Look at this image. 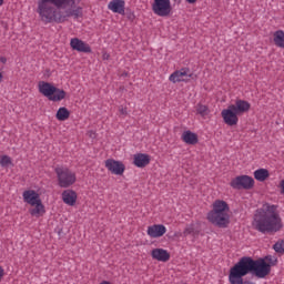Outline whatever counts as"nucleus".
Instances as JSON below:
<instances>
[{
  "label": "nucleus",
  "instance_id": "nucleus-16",
  "mask_svg": "<svg viewBox=\"0 0 284 284\" xmlns=\"http://www.w3.org/2000/svg\"><path fill=\"white\" fill-rule=\"evenodd\" d=\"M151 256L154 261H161L162 263H168V261H170V253L163 248H154L151 252Z\"/></svg>",
  "mask_w": 284,
  "mask_h": 284
},
{
  "label": "nucleus",
  "instance_id": "nucleus-34",
  "mask_svg": "<svg viewBox=\"0 0 284 284\" xmlns=\"http://www.w3.org/2000/svg\"><path fill=\"white\" fill-rule=\"evenodd\" d=\"M185 1H186V3H191V4L196 3V0H185Z\"/></svg>",
  "mask_w": 284,
  "mask_h": 284
},
{
  "label": "nucleus",
  "instance_id": "nucleus-32",
  "mask_svg": "<svg viewBox=\"0 0 284 284\" xmlns=\"http://www.w3.org/2000/svg\"><path fill=\"white\" fill-rule=\"evenodd\" d=\"M3 274H6V271L0 266V281L3 278Z\"/></svg>",
  "mask_w": 284,
  "mask_h": 284
},
{
  "label": "nucleus",
  "instance_id": "nucleus-13",
  "mask_svg": "<svg viewBox=\"0 0 284 284\" xmlns=\"http://www.w3.org/2000/svg\"><path fill=\"white\" fill-rule=\"evenodd\" d=\"M22 196H23L24 203H28L29 205H32L33 207L38 203H41V196L34 190L24 191Z\"/></svg>",
  "mask_w": 284,
  "mask_h": 284
},
{
  "label": "nucleus",
  "instance_id": "nucleus-2",
  "mask_svg": "<svg viewBox=\"0 0 284 284\" xmlns=\"http://www.w3.org/2000/svg\"><path fill=\"white\" fill-rule=\"evenodd\" d=\"M253 227L256 232L268 234V236L281 232L284 224L278 205L264 203L262 207L257 209L253 216Z\"/></svg>",
  "mask_w": 284,
  "mask_h": 284
},
{
  "label": "nucleus",
  "instance_id": "nucleus-7",
  "mask_svg": "<svg viewBox=\"0 0 284 284\" xmlns=\"http://www.w3.org/2000/svg\"><path fill=\"white\" fill-rule=\"evenodd\" d=\"M152 11L158 17H170L172 14V2L170 0H154Z\"/></svg>",
  "mask_w": 284,
  "mask_h": 284
},
{
  "label": "nucleus",
  "instance_id": "nucleus-19",
  "mask_svg": "<svg viewBox=\"0 0 284 284\" xmlns=\"http://www.w3.org/2000/svg\"><path fill=\"white\" fill-rule=\"evenodd\" d=\"M62 201L65 205H74L77 203V192L72 190H65L62 192Z\"/></svg>",
  "mask_w": 284,
  "mask_h": 284
},
{
  "label": "nucleus",
  "instance_id": "nucleus-21",
  "mask_svg": "<svg viewBox=\"0 0 284 284\" xmlns=\"http://www.w3.org/2000/svg\"><path fill=\"white\" fill-rule=\"evenodd\" d=\"M273 41L277 48H284V31L283 30L275 31L273 34Z\"/></svg>",
  "mask_w": 284,
  "mask_h": 284
},
{
  "label": "nucleus",
  "instance_id": "nucleus-1",
  "mask_svg": "<svg viewBox=\"0 0 284 284\" xmlns=\"http://www.w3.org/2000/svg\"><path fill=\"white\" fill-rule=\"evenodd\" d=\"M256 276V278H265L270 274V264L263 257L257 260L251 256H243L240 261L230 268L229 281L231 284H252L243 282V276Z\"/></svg>",
  "mask_w": 284,
  "mask_h": 284
},
{
  "label": "nucleus",
  "instance_id": "nucleus-37",
  "mask_svg": "<svg viewBox=\"0 0 284 284\" xmlns=\"http://www.w3.org/2000/svg\"><path fill=\"white\" fill-rule=\"evenodd\" d=\"M0 6H3V0H0Z\"/></svg>",
  "mask_w": 284,
  "mask_h": 284
},
{
  "label": "nucleus",
  "instance_id": "nucleus-6",
  "mask_svg": "<svg viewBox=\"0 0 284 284\" xmlns=\"http://www.w3.org/2000/svg\"><path fill=\"white\" fill-rule=\"evenodd\" d=\"M59 187H70L77 183V174L68 168L58 166L54 170Z\"/></svg>",
  "mask_w": 284,
  "mask_h": 284
},
{
  "label": "nucleus",
  "instance_id": "nucleus-11",
  "mask_svg": "<svg viewBox=\"0 0 284 284\" xmlns=\"http://www.w3.org/2000/svg\"><path fill=\"white\" fill-rule=\"evenodd\" d=\"M190 78H192V73H190V69L184 68V69L173 72L170 75L169 80L172 83H181V82L190 81Z\"/></svg>",
  "mask_w": 284,
  "mask_h": 284
},
{
  "label": "nucleus",
  "instance_id": "nucleus-8",
  "mask_svg": "<svg viewBox=\"0 0 284 284\" xmlns=\"http://www.w3.org/2000/svg\"><path fill=\"white\" fill-rule=\"evenodd\" d=\"M233 190H252L254 187V178L250 175H239L230 182Z\"/></svg>",
  "mask_w": 284,
  "mask_h": 284
},
{
  "label": "nucleus",
  "instance_id": "nucleus-3",
  "mask_svg": "<svg viewBox=\"0 0 284 284\" xmlns=\"http://www.w3.org/2000/svg\"><path fill=\"white\" fill-rule=\"evenodd\" d=\"M74 3V0H38V14L41 21L48 23H65L69 17H72V8L61 11L57 8H63ZM55 7V8H54Z\"/></svg>",
  "mask_w": 284,
  "mask_h": 284
},
{
  "label": "nucleus",
  "instance_id": "nucleus-33",
  "mask_svg": "<svg viewBox=\"0 0 284 284\" xmlns=\"http://www.w3.org/2000/svg\"><path fill=\"white\" fill-rule=\"evenodd\" d=\"M102 59H104V61H106L108 59H110V54L103 53Z\"/></svg>",
  "mask_w": 284,
  "mask_h": 284
},
{
  "label": "nucleus",
  "instance_id": "nucleus-14",
  "mask_svg": "<svg viewBox=\"0 0 284 284\" xmlns=\"http://www.w3.org/2000/svg\"><path fill=\"white\" fill-rule=\"evenodd\" d=\"M165 232H168V229L163 224H154L148 227V235L151 239H161Z\"/></svg>",
  "mask_w": 284,
  "mask_h": 284
},
{
  "label": "nucleus",
  "instance_id": "nucleus-31",
  "mask_svg": "<svg viewBox=\"0 0 284 284\" xmlns=\"http://www.w3.org/2000/svg\"><path fill=\"white\" fill-rule=\"evenodd\" d=\"M119 112L122 116H128V108H123V105L119 106Z\"/></svg>",
  "mask_w": 284,
  "mask_h": 284
},
{
  "label": "nucleus",
  "instance_id": "nucleus-39",
  "mask_svg": "<svg viewBox=\"0 0 284 284\" xmlns=\"http://www.w3.org/2000/svg\"><path fill=\"white\" fill-rule=\"evenodd\" d=\"M173 1H176V0H173Z\"/></svg>",
  "mask_w": 284,
  "mask_h": 284
},
{
  "label": "nucleus",
  "instance_id": "nucleus-4",
  "mask_svg": "<svg viewBox=\"0 0 284 284\" xmlns=\"http://www.w3.org/2000/svg\"><path fill=\"white\" fill-rule=\"evenodd\" d=\"M230 205L223 200H216L213 210L209 212L207 220L217 227H227L230 225Z\"/></svg>",
  "mask_w": 284,
  "mask_h": 284
},
{
  "label": "nucleus",
  "instance_id": "nucleus-5",
  "mask_svg": "<svg viewBox=\"0 0 284 284\" xmlns=\"http://www.w3.org/2000/svg\"><path fill=\"white\" fill-rule=\"evenodd\" d=\"M38 88H39L40 94H43V97H47L49 101L59 102L65 99V94H67L65 91L63 89H59L54 87L50 82L40 81L38 84Z\"/></svg>",
  "mask_w": 284,
  "mask_h": 284
},
{
  "label": "nucleus",
  "instance_id": "nucleus-17",
  "mask_svg": "<svg viewBox=\"0 0 284 284\" xmlns=\"http://www.w3.org/2000/svg\"><path fill=\"white\" fill-rule=\"evenodd\" d=\"M133 163L135 168H145L150 165V155L145 153H138L133 158Z\"/></svg>",
  "mask_w": 284,
  "mask_h": 284
},
{
  "label": "nucleus",
  "instance_id": "nucleus-36",
  "mask_svg": "<svg viewBox=\"0 0 284 284\" xmlns=\"http://www.w3.org/2000/svg\"><path fill=\"white\" fill-rule=\"evenodd\" d=\"M3 81V74L0 73V83Z\"/></svg>",
  "mask_w": 284,
  "mask_h": 284
},
{
  "label": "nucleus",
  "instance_id": "nucleus-25",
  "mask_svg": "<svg viewBox=\"0 0 284 284\" xmlns=\"http://www.w3.org/2000/svg\"><path fill=\"white\" fill-rule=\"evenodd\" d=\"M196 112L201 116H207L210 114V109L207 108V105L197 104Z\"/></svg>",
  "mask_w": 284,
  "mask_h": 284
},
{
  "label": "nucleus",
  "instance_id": "nucleus-24",
  "mask_svg": "<svg viewBox=\"0 0 284 284\" xmlns=\"http://www.w3.org/2000/svg\"><path fill=\"white\" fill-rule=\"evenodd\" d=\"M55 119H58V121H68V119H70V111L68 108L61 106L55 114Z\"/></svg>",
  "mask_w": 284,
  "mask_h": 284
},
{
  "label": "nucleus",
  "instance_id": "nucleus-23",
  "mask_svg": "<svg viewBox=\"0 0 284 284\" xmlns=\"http://www.w3.org/2000/svg\"><path fill=\"white\" fill-rule=\"evenodd\" d=\"M36 207L30 210L31 216H43V213L45 212V206L42 202H39L38 204H34Z\"/></svg>",
  "mask_w": 284,
  "mask_h": 284
},
{
  "label": "nucleus",
  "instance_id": "nucleus-10",
  "mask_svg": "<svg viewBox=\"0 0 284 284\" xmlns=\"http://www.w3.org/2000/svg\"><path fill=\"white\" fill-rule=\"evenodd\" d=\"M222 118L224 120V123L226 125H236L239 123V113L232 108V105H229L227 109H224L222 111Z\"/></svg>",
  "mask_w": 284,
  "mask_h": 284
},
{
  "label": "nucleus",
  "instance_id": "nucleus-38",
  "mask_svg": "<svg viewBox=\"0 0 284 284\" xmlns=\"http://www.w3.org/2000/svg\"><path fill=\"white\" fill-rule=\"evenodd\" d=\"M2 63H6V59L2 58Z\"/></svg>",
  "mask_w": 284,
  "mask_h": 284
},
{
  "label": "nucleus",
  "instance_id": "nucleus-35",
  "mask_svg": "<svg viewBox=\"0 0 284 284\" xmlns=\"http://www.w3.org/2000/svg\"><path fill=\"white\" fill-rule=\"evenodd\" d=\"M100 284H110L108 281H102Z\"/></svg>",
  "mask_w": 284,
  "mask_h": 284
},
{
  "label": "nucleus",
  "instance_id": "nucleus-15",
  "mask_svg": "<svg viewBox=\"0 0 284 284\" xmlns=\"http://www.w3.org/2000/svg\"><path fill=\"white\" fill-rule=\"evenodd\" d=\"M108 8L116 14H125V0H113L109 2Z\"/></svg>",
  "mask_w": 284,
  "mask_h": 284
},
{
  "label": "nucleus",
  "instance_id": "nucleus-29",
  "mask_svg": "<svg viewBox=\"0 0 284 284\" xmlns=\"http://www.w3.org/2000/svg\"><path fill=\"white\" fill-rule=\"evenodd\" d=\"M72 17L74 19H79V17H83V8L77 7L75 9H72Z\"/></svg>",
  "mask_w": 284,
  "mask_h": 284
},
{
  "label": "nucleus",
  "instance_id": "nucleus-26",
  "mask_svg": "<svg viewBox=\"0 0 284 284\" xmlns=\"http://www.w3.org/2000/svg\"><path fill=\"white\" fill-rule=\"evenodd\" d=\"M1 168H8V165H12V159L8 155H2L0 159Z\"/></svg>",
  "mask_w": 284,
  "mask_h": 284
},
{
  "label": "nucleus",
  "instance_id": "nucleus-27",
  "mask_svg": "<svg viewBox=\"0 0 284 284\" xmlns=\"http://www.w3.org/2000/svg\"><path fill=\"white\" fill-rule=\"evenodd\" d=\"M273 250L277 253V254H284V241H278L273 245Z\"/></svg>",
  "mask_w": 284,
  "mask_h": 284
},
{
  "label": "nucleus",
  "instance_id": "nucleus-28",
  "mask_svg": "<svg viewBox=\"0 0 284 284\" xmlns=\"http://www.w3.org/2000/svg\"><path fill=\"white\" fill-rule=\"evenodd\" d=\"M263 260H264V263H267V265H270V272H272V265H276L277 263L276 257L272 255H266Z\"/></svg>",
  "mask_w": 284,
  "mask_h": 284
},
{
  "label": "nucleus",
  "instance_id": "nucleus-18",
  "mask_svg": "<svg viewBox=\"0 0 284 284\" xmlns=\"http://www.w3.org/2000/svg\"><path fill=\"white\" fill-rule=\"evenodd\" d=\"M231 108L239 114H245V112H250L251 104L245 100H236L235 104H231Z\"/></svg>",
  "mask_w": 284,
  "mask_h": 284
},
{
  "label": "nucleus",
  "instance_id": "nucleus-22",
  "mask_svg": "<svg viewBox=\"0 0 284 284\" xmlns=\"http://www.w3.org/2000/svg\"><path fill=\"white\" fill-rule=\"evenodd\" d=\"M254 179L260 182L266 181L270 179V171L267 169H258L254 172Z\"/></svg>",
  "mask_w": 284,
  "mask_h": 284
},
{
  "label": "nucleus",
  "instance_id": "nucleus-12",
  "mask_svg": "<svg viewBox=\"0 0 284 284\" xmlns=\"http://www.w3.org/2000/svg\"><path fill=\"white\" fill-rule=\"evenodd\" d=\"M70 45L72 50H77V52H84L85 54H90V52H92L90 44L83 42V40L79 38H72Z\"/></svg>",
  "mask_w": 284,
  "mask_h": 284
},
{
  "label": "nucleus",
  "instance_id": "nucleus-9",
  "mask_svg": "<svg viewBox=\"0 0 284 284\" xmlns=\"http://www.w3.org/2000/svg\"><path fill=\"white\" fill-rule=\"evenodd\" d=\"M104 165L111 174H115L116 176H121L123 172H125V164L121 161H116L114 159H108L104 162Z\"/></svg>",
  "mask_w": 284,
  "mask_h": 284
},
{
  "label": "nucleus",
  "instance_id": "nucleus-30",
  "mask_svg": "<svg viewBox=\"0 0 284 284\" xmlns=\"http://www.w3.org/2000/svg\"><path fill=\"white\" fill-rule=\"evenodd\" d=\"M189 234H199V231H196V229H194L193 224L189 225L185 227L184 230V236H189Z\"/></svg>",
  "mask_w": 284,
  "mask_h": 284
},
{
  "label": "nucleus",
  "instance_id": "nucleus-20",
  "mask_svg": "<svg viewBox=\"0 0 284 284\" xmlns=\"http://www.w3.org/2000/svg\"><path fill=\"white\" fill-rule=\"evenodd\" d=\"M182 140L187 145H196V143H199V135L192 131H184L182 134Z\"/></svg>",
  "mask_w": 284,
  "mask_h": 284
}]
</instances>
